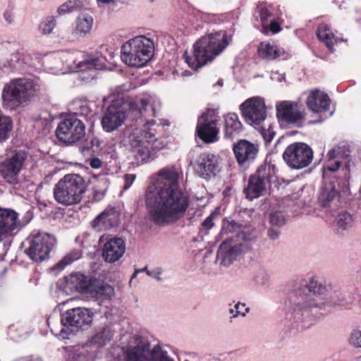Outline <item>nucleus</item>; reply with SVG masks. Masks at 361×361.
<instances>
[{
  "mask_svg": "<svg viewBox=\"0 0 361 361\" xmlns=\"http://www.w3.org/2000/svg\"><path fill=\"white\" fill-rule=\"evenodd\" d=\"M85 192V180L78 174L66 175L58 181L53 189L54 200L63 206L80 203Z\"/></svg>",
  "mask_w": 361,
  "mask_h": 361,
  "instance_id": "6e6552de",
  "label": "nucleus"
},
{
  "mask_svg": "<svg viewBox=\"0 0 361 361\" xmlns=\"http://www.w3.org/2000/svg\"><path fill=\"white\" fill-rule=\"evenodd\" d=\"M93 18L88 13H82L75 20V32L80 35H85L91 31L93 26Z\"/></svg>",
  "mask_w": 361,
  "mask_h": 361,
  "instance_id": "2f4dec72",
  "label": "nucleus"
},
{
  "mask_svg": "<svg viewBox=\"0 0 361 361\" xmlns=\"http://www.w3.org/2000/svg\"><path fill=\"white\" fill-rule=\"evenodd\" d=\"M218 168L219 157L213 154L202 153L195 161V171L199 176L204 179H209L215 176Z\"/></svg>",
  "mask_w": 361,
  "mask_h": 361,
  "instance_id": "4be33fe9",
  "label": "nucleus"
},
{
  "mask_svg": "<svg viewBox=\"0 0 361 361\" xmlns=\"http://www.w3.org/2000/svg\"><path fill=\"white\" fill-rule=\"evenodd\" d=\"M121 350L123 359L118 357L114 361H175L160 345L151 349L149 342L139 334L130 336Z\"/></svg>",
  "mask_w": 361,
  "mask_h": 361,
  "instance_id": "39448f33",
  "label": "nucleus"
},
{
  "mask_svg": "<svg viewBox=\"0 0 361 361\" xmlns=\"http://www.w3.org/2000/svg\"><path fill=\"white\" fill-rule=\"evenodd\" d=\"M313 150L304 142L288 145L283 153L287 165L293 169H301L309 166L313 159Z\"/></svg>",
  "mask_w": 361,
  "mask_h": 361,
  "instance_id": "4468645a",
  "label": "nucleus"
},
{
  "mask_svg": "<svg viewBox=\"0 0 361 361\" xmlns=\"http://www.w3.org/2000/svg\"><path fill=\"white\" fill-rule=\"evenodd\" d=\"M267 235L271 240H276L279 237L280 230L271 227L268 230Z\"/></svg>",
  "mask_w": 361,
  "mask_h": 361,
  "instance_id": "5fc2aeb1",
  "label": "nucleus"
},
{
  "mask_svg": "<svg viewBox=\"0 0 361 361\" xmlns=\"http://www.w3.org/2000/svg\"><path fill=\"white\" fill-rule=\"evenodd\" d=\"M159 106V100L147 93L137 96L130 104L121 99L114 100L102 117V127L106 132H112L123 123L128 106L138 111L140 116L125 128L122 142L130 147L137 159L149 161L154 159L157 152L165 147V143L157 137V129L161 126L149 119L157 116Z\"/></svg>",
  "mask_w": 361,
  "mask_h": 361,
  "instance_id": "f257e3e1",
  "label": "nucleus"
},
{
  "mask_svg": "<svg viewBox=\"0 0 361 361\" xmlns=\"http://www.w3.org/2000/svg\"><path fill=\"white\" fill-rule=\"evenodd\" d=\"M274 8L271 5L266 3H261L258 5L257 13L260 17L262 25L268 23L270 20L274 18Z\"/></svg>",
  "mask_w": 361,
  "mask_h": 361,
  "instance_id": "e433bc0d",
  "label": "nucleus"
},
{
  "mask_svg": "<svg viewBox=\"0 0 361 361\" xmlns=\"http://www.w3.org/2000/svg\"><path fill=\"white\" fill-rule=\"evenodd\" d=\"M4 18L8 23H11L13 21V14L10 11H6L4 13Z\"/></svg>",
  "mask_w": 361,
  "mask_h": 361,
  "instance_id": "13d9d810",
  "label": "nucleus"
},
{
  "mask_svg": "<svg viewBox=\"0 0 361 361\" xmlns=\"http://www.w3.org/2000/svg\"><path fill=\"white\" fill-rule=\"evenodd\" d=\"M216 121L208 118V113H203L199 118L197 124V133L199 137L204 142L211 143L218 139L219 129Z\"/></svg>",
  "mask_w": 361,
  "mask_h": 361,
  "instance_id": "393cba45",
  "label": "nucleus"
},
{
  "mask_svg": "<svg viewBox=\"0 0 361 361\" xmlns=\"http://www.w3.org/2000/svg\"><path fill=\"white\" fill-rule=\"evenodd\" d=\"M181 171L175 166L157 173L155 183L149 185L145 203L149 220L158 226H165L180 219L189 207L188 195L179 188Z\"/></svg>",
  "mask_w": 361,
  "mask_h": 361,
  "instance_id": "f03ea898",
  "label": "nucleus"
},
{
  "mask_svg": "<svg viewBox=\"0 0 361 361\" xmlns=\"http://www.w3.org/2000/svg\"><path fill=\"white\" fill-rule=\"evenodd\" d=\"M343 171V178L347 180L349 178L350 170L348 163L345 164V168L342 169Z\"/></svg>",
  "mask_w": 361,
  "mask_h": 361,
  "instance_id": "052dcab7",
  "label": "nucleus"
},
{
  "mask_svg": "<svg viewBox=\"0 0 361 361\" xmlns=\"http://www.w3.org/2000/svg\"><path fill=\"white\" fill-rule=\"evenodd\" d=\"M40 87L37 80L25 77L12 79L3 86L1 106L8 111L24 108L37 97Z\"/></svg>",
  "mask_w": 361,
  "mask_h": 361,
  "instance_id": "7ed1b4c3",
  "label": "nucleus"
},
{
  "mask_svg": "<svg viewBox=\"0 0 361 361\" xmlns=\"http://www.w3.org/2000/svg\"><path fill=\"white\" fill-rule=\"evenodd\" d=\"M339 192L331 183H326L322 188L319 200L322 207H333L337 206L339 201Z\"/></svg>",
  "mask_w": 361,
  "mask_h": 361,
  "instance_id": "c85d7f7f",
  "label": "nucleus"
},
{
  "mask_svg": "<svg viewBox=\"0 0 361 361\" xmlns=\"http://www.w3.org/2000/svg\"><path fill=\"white\" fill-rule=\"evenodd\" d=\"M27 245L25 253L34 262H41L49 257L54 245V238L47 233H37L29 236L25 241Z\"/></svg>",
  "mask_w": 361,
  "mask_h": 361,
  "instance_id": "ddd939ff",
  "label": "nucleus"
},
{
  "mask_svg": "<svg viewBox=\"0 0 361 361\" xmlns=\"http://www.w3.org/2000/svg\"><path fill=\"white\" fill-rule=\"evenodd\" d=\"M114 0H97V1L99 4H108L114 2Z\"/></svg>",
  "mask_w": 361,
  "mask_h": 361,
  "instance_id": "680f3d73",
  "label": "nucleus"
},
{
  "mask_svg": "<svg viewBox=\"0 0 361 361\" xmlns=\"http://www.w3.org/2000/svg\"><path fill=\"white\" fill-rule=\"evenodd\" d=\"M317 35L319 40L324 42L329 50H334L333 41H336L335 36L327 25H319L317 29Z\"/></svg>",
  "mask_w": 361,
  "mask_h": 361,
  "instance_id": "f704fd0d",
  "label": "nucleus"
},
{
  "mask_svg": "<svg viewBox=\"0 0 361 361\" xmlns=\"http://www.w3.org/2000/svg\"><path fill=\"white\" fill-rule=\"evenodd\" d=\"M231 39L224 31L209 33L197 41L193 45L192 56L183 55L185 63L192 69L196 70L219 55L228 45Z\"/></svg>",
  "mask_w": 361,
  "mask_h": 361,
  "instance_id": "20e7f679",
  "label": "nucleus"
},
{
  "mask_svg": "<svg viewBox=\"0 0 361 361\" xmlns=\"http://www.w3.org/2000/svg\"><path fill=\"white\" fill-rule=\"evenodd\" d=\"M102 149V141L97 138L94 137L90 140H86L81 147V152L84 154L92 152L94 154L99 153Z\"/></svg>",
  "mask_w": 361,
  "mask_h": 361,
  "instance_id": "ea45409f",
  "label": "nucleus"
},
{
  "mask_svg": "<svg viewBox=\"0 0 361 361\" xmlns=\"http://www.w3.org/2000/svg\"><path fill=\"white\" fill-rule=\"evenodd\" d=\"M324 290L318 291L319 310L324 312H330L345 305L344 298L341 294L333 290L330 286H322Z\"/></svg>",
  "mask_w": 361,
  "mask_h": 361,
  "instance_id": "aec40b11",
  "label": "nucleus"
},
{
  "mask_svg": "<svg viewBox=\"0 0 361 361\" xmlns=\"http://www.w3.org/2000/svg\"><path fill=\"white\" fill-rule=\"evenodd\" d=\"M276 116L279 121L300 126L305 114L298 103L282 101L276 104Z\"/></svg>",
  "mask_w": 361,
  "mask_h": 361,
  "instance_id": "a211bd4d",
  "label": "nucleus"
},
{
  "mask_svg": "<svg viewBox=\"0 0 361 361\" xmlns=\"http://www.w3.org/2000/svg\"><path fill=\"white\" fill-rule=\"evenodd\" d=\"M18 215L11 209L0 207V242L16 233L19 227Z\"/></svg>",
  "mask_w": 361,
  "mask_h": 361,
  "instance_id": "b1692460",
  "label": "nucleus"
},
{
  "mask_svg": "<svg viewBox=\"0 0 361 361\" xmlns=\"http://www.w3.org/2000/svg\"><path fill=\"white\" fill-rule=\"evenodd\" d=\"M24 63V55L21 52H16L11 54L9 60L8 61V66L11 68H19Z\"/></svg>",
  "mask_w": 361,
  "mask_h": 361,
  "instance_id": "49530a36",
  "label": "nucleus"
},
{
  "mask_svg": "<svg viewBox=\"0 0 361 361\" xmlns=\"http://www.w3.org/2000/svg\"><path fill=\"white\" fill-rule=\"evenodd\" d=\"M80 55L81 53L79 51H63L61 53V57L55 59L58 62H63L66 73L101 70L104 67L103 58L87 56L82 61H78V56Z\"/></svg>",
  "mask_w": 361,
  "mask_h": 361,
  "instance_id": "9b49d317",
  "label": "nucleus"
},
{
  "mask_svg": "<svg viewBox=\"0 0 361 361\" xmlns=\"http://www.w3.org/2000/svg\"><path fill=\"white\" fill-rule=\"evenodd\" d=\"M71 109L74 111L73 114L76 116L88 118L90 116L92 115V109L89 104L80 100L74 101L71 105Z\"/></svg>",
  "mask_w": 361,
  "mask_h": 361,
  "instance_id": "58836bf2",
  "label": "nucleus"
},
{
  "mask_svg": "<svg viewBox=\"0 0 361 361\" xmlns=\"http://www.w3.org/2000/svg\"><path fill=\"white\" fill-rule=\"evenodd\" d=\"M245 305L244 303L238 302L233 307L229 309V313L231 314L233 318H235L239 315H242L245 317L247 313H248L250 309L248 307H245V312H242V308L245 307Z\"/></svg>",
  "mask_w": 361,
  "mask_h": 361,
  "instance_id": "8fccbe9b",
  "label": "nucleus"
},
{
  "mask_svg": "<svg viewBox=\"0 0 361 361\" xmlns=\"http://www.w3.org/2000/svg\"><path fill=\"white\" fill-rule=\"evenodd\" d=\"M348 156L341 147L336 146L331 149L326 155L324 172H335L337 171L341 165V159L346 158Z\"/></svg>",
  "mask_w": 361,
  "mask_h": 361,
  "instance_id": "cd10ccee",
  "label": "nucleus"
},
{
  "mask_svg": "<svg viewBox=\"0 0 361 361\" xmlns=\"http://www.w3.org/2000/svg\"><path fill=\"white\" fill-rule=\"evenodd\" d=\"M273 178V171L270 168L259 167L256 173L250 176L244 192L247 199L252 200L263 195Z\"/></svg>",
  "mask_w": 361,
  "mask_h": 361,
  "instance_id": "f3484780",
  "label": "nucleus"
},
{
  "mask_svg": "<svg viewBox=\"0 0 361 361\" xmlns=\"http://www.w3.org/2000/svg\"><path fill=\"white\" fill-rule=\"evenodd\" d=\"M137 274H139L138 271H137L135 269V272L133 273V274L131 276L130 281L137 276Z\"/></svg>",
  "mask_w": 361,
  "mask_h": 361,
  "instance_id": "0e129e2a",
  "label": "nucleus"
},
{
  "mask_svg": "<svg viewBox=\"0 0 361 361\" xmlns=\"http://www.w3.org/2000/svg\"><path fill=\"white\" fill-rule=\"evenodd\" d=\"M57 57H61V53L48 56L44 61L46 68L53 71V73L54 74H58L59 73H66V70H64L63 67V62H58L55 59Z\"/></svg>",
  "mask_w": 361,
  "mask_h": 361,
  "instance_id": "4c0bfd02",
  "label": "nucleus"
},
{
  "mask_svg": "<svg viewBox=\"0 0 361 361\" xmlns=\"http://www.w3.org/2000/svg\"><path fill=\"white\" fill-rule=\"evenodd\" d=\"M322 290V285L317 280L312 279L306 286L293 292L288 300V304L293 312L302 315L309 310H319V290Z\"/></svg>",
  "mask_w": 361,
  "mask_h": 361,
  "instance_id": "9d476101",
  "label": "nucleus"
},
{
  "mask_svg": "<svg viewBox=\"0 0 361 361\" xmlns=\"http://www.w3.org/2000/svg\"><path fill=\"white\" fill-rule=\"evenodd\" d=\"M92 281L87 276L80 273H73L64 277L63 290L67 294L87 293L91 291Z\"/></svg>",
  "mask_w": 361,
  "mask_h": 361,
  "instance_id": "5701e85b",
  "label": "nucleus"
},
{
  "mask_svg": "<svg viewBox=\"0 0 361 361\" xmlns=\"http://www.w3.org/2000/svg\"><path fill=\"white\" fill-rule=\"evenodd\" d=\"M126 182H128L130 181L129 183H126L124 186V189H128L130 188V185L132 184V183L134 181V180L135 179V175H133V174H128V175H126Z\"/></svg>",
  "mask_w": 361,
  "mask_h": 361,
  "instance_id": "bf43d9fd",
  "label": "nucleus"
},
{
  "mask_svg": "<svg viewBox=\"0 0 361 361\" xmlns=\"http://www.w3.org/2000/svg\"><path fill=\"white\" fill-rule=\"evenodd\" d=\"M258 54L259 56L264 59L274 60L283 56L285 51L283 48L277 45L262 42L258 47Z\"/></svg>",
  "mask_w": 361,
  "mask_h": 361,
  "instance_id": "7c9ffc66",
  "label": "nucleus"
},
{
  "mask_svg": "<svg viewBox=\"0 0 361 361\" xmlns=\"http://www.w3.org/2000/svg\"><path fill=\"white\" fill-rule=\"evenodd\" d=\"M85 134V126L79 118L73 116L63 119L56 130L57 138L66 145L80 140Z\"/></svg>",
  "mask_w": 361,
  "mask_h": 361,
  "instance_id": "2eb2a0df",
  "label": "nucleus"
},
{
  "mask_svg": "<svg viewBox=\"0 0 361 361\" xmlns=\"http://www.w3.org/2000/svg\"><path fill=\"white\" fill-rule=\"evenodd\" d=\"M263 32L265 34H268L271 32L273 34L279 32L281 30L280 25L274 20V18L269 20V22L262 25Z\"/></svg>",
  "mask_w": 361,
  "mask_h": 361,
  "instance_id": "de8ad7c7",
  "label": "nucleus"
},
{
  "mask_svg": "<svg viewBox=\"0 0 361 361\" xmlns=\"http://www.w3.org/2000/svg\"><path fill=\"white\" fill-rule=\"evenodd\" d=\"M264 281H266L268 280V276H267V274L266 273H264Z\"/></svg>",
  "mask_w": 361,
  "mask_h": 361,
  "instance_id": "69168bd1",
  "label": "nucleus"
},
{
  "mask_svg": "<svg viewBox=\"0 0 361 361\" xmlns=\"http://www.w3.org/2000/svg\"><path fill=\"white\" fill-rule=\"evenodd\" d=\"M285 214L281 211H276L269 214V222L272 226L281 227L286 224Z\"/></svg>",
  "mask_w": 361,
  "mask_h": 361,
  "instance_id": "a18cd8bd",
  "label": "nucleus"
},
{
  "mask_svg": "<svg viewBox=\"0 0 361 361\" xmlns=\"http://www.w3.org/2000/svg\"><path fill=\"white\" fill-rule=\"evenodd\" d=\"M162 274V270L161 268H156L152 270L147 271V274L152 277L155 279L156 280L161 281L162 280L161 275Z\"/></svg>",
  "mask_w": 361,
  "mask_h": 361,
  "instance_id": "864d4df0",
  "label": "nucleus"
},
{
  "mask_svg": "<svg viewBox=\"0 0 361 361\" xmlns=\"http://www.w3.org/2000/svg\"><path fill=\"white\" fill-rule=\"evenodd\" d=\"M233 151L237 162L240 166L249 164L257 156L258 145L247 140H240L233 145Z\"/></svg>",
  "mask_w": 361,
  "mask_h": 361,
  "instance_id": "412c9836",
  "label": "nucleus"
},
{
  "mask_svg": "<svg viewBox=\"0 0 361 361\" xmlns=\"http://www.w3.org/2000/svg\"><path fill=\"white\" fill-rule=\"evenodd\" d=\"M106 240L102 247V257L105 262L114 263L118 261L126 252V243L121 238H105L102 235L99 242Z\"/></svg>",
  "mask_w": 361,
  "mask_h": 361,
  "instance_id": "6ab92c4d",
  "label": "nucleus"
},
{
  "mask_svg": "<svg viewBox=\"0 0 361 361\" xmlns=\"http://www.w3.org/2000/svg\"><path fill=\"white\" fill-rule=\"evenodd\" d=\"M12 130V118L0 110V142H4L10 137V133Z\"/></svg>",
  "mask_w": 361,
  "mask_h": 361,
  "instance_id": "c9c22d12",
  "label": "nucleus"
},
{
  "mask_svg": "<svg viewBox=\"0 0 361 361\" xmlns=\"http://www.w3.org/2000/svg\"><path fill=\"white\" fill-rule=\"evenodd\" d=\"M353 222V216L345 212H341L336 216V223L338 228L341 230H346L348 228L351 227Z\"/></svg>",
  "mask_w": 361,
  "mask_h": 361,
  "instance_id": "a19ab883",
  "label": "nucleus"
},
{
  "mask_svg": "<svg viewBox=\"0 0 361 361\" xmlns=\"http://www.w3.org/2000/svg\"><path fill=\"white\" fill-rule=\"evenodd\" d=\"M242 123L236 114H228L225 116L224 133L226 138L233 139L242 130Z\"/></svg>",
  "mask_w": 361,
  "mask_h": 361,
  "instance_id": "c756f323",
  "label": "nucleus"
},
{
  "mask_svg": "<svg viewBox=\"0 0 361 361\" xmlns=\"http://www.w3.org/2000/svg\"><path fill=\"white\" fill-rule=\"evenodd\" d=\"M92 320V312L87 308L75 307L66 311L61 314L60 329L50 326V322L47 320V325L51 331L56 336L66 338L71 333H74L84 326H89Z\"/></svg>",
  "mask_w": 361,
  "mask_h": 361,
  "instance_id": "1a4fd4ad",
  "label": "nucleus"
},
{
  "mask_svg": "<svg viewBox=\"0 0 361 361\" xmlns=\"http://www.w3.org/2000/svg\"><path fill=\"white\" fill-rule=\"evenodd\" d=\"M348 342L354 348H361V331L353 330L350 334Z\"/></svg>",
  "mask_w": 361,
  "mask_h": 361,
  "instance_id": "09e8293b",
  "label": "nucleus"
},
{
  "mask_svg": "<svg viewBox=\"0 0 361 361\" xmlns=\"http://www.w3.org/2000/svg\"><path fill=\"white\" fill-rule=\"evenodd\" d=\"M218 84H219V85H222L223 82H222V81H218Z\"/></svg>",
  "mask_w": 361,
  "mask_h": 361,
  "instance_id": "774afa93",
  "label": "nucleus"
},
{
  "mask_svg": "<svg viewBox=\"0 0 361 361\" xmlns=\"http://www.w3.org/2000/svg\"><path fill=\"white\" fill-rule=\"evenodd\" d=\"M216 214V212H212L209 216H207L201 224V231L204 234H207L208 232L214 227V217Z\"/></svg>",
  "mask_w": 361,
  "mask_h": 361,
  "instance_id": "3c124183",
  "label": "nucleus"
},
{
  "mask_svg": "<svg viewBox=\"0 0 361 361\" xmlns=\"http://www.w3.org/2000/svg\"><path fill=\"white\" fill-rule=\"evenodd\" d=\"M90 165L92 169H99L102 166V161L98 158H92L90 160Z\"/></svg>",
  "mask_w": 361,
  "mask_h": 361,
  "instance_id": "6e6d98bb",
  "label": "nucleus"
},
{
  "mask_svg": "<svg viewBox=\"0 0 361 361\" xmlns=\"http://www.w3.org/2000/svg\"><path fill=\"white\" fill-rule=\"evenodd\" d=\"M94 356V351L89 345L75 346L72 353L73 361H93Z\"/></svg>",
  "mask_w": 361,
  "mask_h": 361,
  "instance_id": "72a5a7b5",
  "label": "nucleus"
},
{
  "mask_svg": "<svg viewBox=\"0 0 361 361\" xmlns=\"http://www.w3.org/2000/svg\"><path fill=\"white\" fill-rule=\"evenodd\" d=\"M56 25V18L54 16H47L39 24V31L42 35L51 33Z\"/></svg>",
  "mask_w": 361,
  "mask_h": 361,
  "instance_id": "37998d69",
  "label": "nucleus"
},
{
  "mask_svg": "<svg viewBox=\"0 0 361 361\" xmlns=\"http://www.w3.org/2000/svg\"><path fill=\"white\" fill-rule=\"evenodd\" d=\"M235 224L231 222H227L223 225V231L233 232L235 230Z\"/></svg>",
  "mask_w": 361,
  "mask_h": 361,
  "instance_id": "4d7b16f0",
  "label": "nucleus"
},
{
  "mask_svg": "<svg viewBox=\"0 0 361 361\" xmlns=\"http://www.w3.org/2000/svg\"><path fill=\"white\" fill-rule=\"evenodd\" d=\"M154 44L152 39L138 35L126 42L121 47V61L130 67H144L152 59Z\"/></svg>",
  "mask_w": 361,
  "mask_h": 361,
  "instance_id": "0eeeda50",
  "label": "nucleus"
},
{
  "mask_svg": "<svg viewBox=\"0 0 361 361\" xmlns=\"http://www.w3.org/2000/svg\"><path fill=\"white\" fill-rule=\"evenodd\" d=\"M238 239H241L244 243H235L233 240V236L228 237L220 245L216 257L221 262V264L228 266L241 252H245L248 249L247 241L250 240V237L244 232L237 235Z\"/></svg>",
  "mask_w": 361,
  "mask_h": 361,
  "instance_id": "dca6fc26",
  "label": "nucleus"
},
{
  "mask_svg": "<svg viewBox=\"0 0 361 361\" xmlns=\"http://www.w3.org/2000/svg\"><path fill=\"white\" fill-rule=\"evenodd\" d=\"M81 257L80 251L78 250H75L71 252L69 254L66 255L60 262H59L56 266L55 269L59 270L63 269L66 266L71 264L75 260L80 259Z\"/></svg>",
  "mask_w": 361,
  "mask_h": 361,
  "instance_id": "79ce46f5",
  "label": "nucleus"
},
{
  "mask_svg": "<svg viewBox=\"0 0 361 361\" xmlns=\"http://www.w3.org/2000/svg\"><path fill=\"white\" fill-rule=\"evenodd\" d=\"M307 105L314 113H322L329 110L330 99L329 96L319 90H312L307 98Z\"/></svg>",
  "mask_w": 361,
  "mask_h": 361,
  "instance_id": "bb28decb",
  "label": "nucleus"
},
{
  "mask_svg": "<svg viewBox=\"0 0 361 361\" xmlns=\"http://www.w3.org/2000/svg\"><path fill=\"white\" fill-rule=\"evenodd\" d=\"M240 109L245 122L260 133L265 142H270L275 135V131L272 119L267 118L264 98H249L240 104Z\"/></svg>",
  "mask_w": 361,
  "mask_h": 361,
  "instance_id": "423d86ee",
  "label": "nucleus"
},
{
  "mask_svg": "<svg viewBox=\"0 0 361 361\" xmlns=\"http://www.w3.org/2000/svg\"><path fill=\"white\" fill-rule=\"evenodd\" d=\"M97 293L106 298H109L114 295V288L109 284H103L98 288Z\"/></svg>",
  "mask_w": 361,
  "mask_h": 361,
  "instance_id": "603ef678",
  "label": "nucleus"
},
{
  "mask_svg": "<svg viewBox=\"0 0 361 361\" xmlns=\"http://www.w3.org/2000/svg\"><path fill=\"white\" fill-rule=\"evenodd\" d=\"M114 330L109 325L99 328L92 336L91 342L99 346H104L113 338Z\"/></svg>",
  "mask_w": 361,
  "mask_h": 361,
  "instance_id": "473e14b6",
  "label": "nucleus"
},
{
  "mask_svg": "<svg viewBox=\"0 0 361 361\" xmlns=\"http://www.w3.org/2000/svg\"><path fill=\"white\" fill-rule=\"evenodd\" d=\"M27 158V154L23 150H15L0 162V177L4 182L11 185H18L20 173Z\"/></svg>",
  "mask_w": 361,
  "mask_h": 361,
  "instance_id": "f8f14e48",
  "label": "nucleus"
},
{
  "mask_svg": "<svg viewBox=\"0 0 361 361\" xmlns=\"http://www.w3.org/2000/svg\"><path fill=\"white\" fill-rule=\"evenodd\" d=\"M119 213L114 207H109L92 221V227L97 231L109 230L118 225Z\"/></svg>",
  "mask_w": 361,
  "mask_h": 361,
  "instance_id": "a878e982",
  "label": "nucleus"
},
{
  "mask_svg": "<svg viewBox=\"0 0 361 361\" xmlns=\"http://www.w3.org/2000/svg\"><path fill=\"white\" fill-rule=\"evenodd\" d=\"M80 6L81 0H68L58 8L57 13L59 16L70 13Z\"/></svg>",
  "mask_w": 361,
  "mask_h": 361,
  "instance_id": "c03bdc74",
  "label": "nucleus"
},
{
  "mask_svg": "<svg viewBox=\"0 0 361 361\" xmlns=\"http://www.w3.org/2000/svg\"><path fill=\"white\" fill-rule=\"evenodd\" d=\"M208 361H217V358L212 357V358L209 359Z\"/></svg>",
  "mask_w": 361,
  "mask_h": 361,
  "instance_id": "338daca9",
  "label": "nucleus"
},
{
  "mask_svg": "<svg viewBox=\"0 0 361 361\" xmlns=\"http://www.w3.org/2000/svg\"><path fill=\"white\" fill-rule=\"evenodd\" d=\"M136 270L138 271V273L143 272V271H145L147 273V271H148L147 267H144L142 269H137Z\"/></svg>",
  "mask_w": 361,
  "mask_h": 361,
  "instance_id": "e2e57ef3",
  "label": "nucleus"
}]
</instances>
